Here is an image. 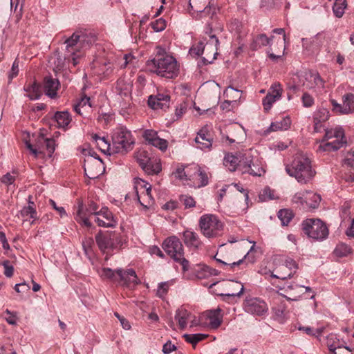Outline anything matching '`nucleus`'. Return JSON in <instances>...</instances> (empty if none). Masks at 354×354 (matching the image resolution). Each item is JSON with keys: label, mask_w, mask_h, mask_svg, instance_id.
I'll return each instance as SVG.
<instances>
[{"label": "nucleus", "mask_w": 354, "mask_h": 354, "mask_svg": "<svg viewBox=\"0 0 354 354\" xmlns=\"http://www.w3.org/2000/svg\"><path fill=\"white\" fill-rule=\"evenodd\" d=\"M159 50L154 58L147 62V67L151 72L167 79H173L179 73V66L176 59Z\"/></svg>", "instance_id": "nucleus-1"}, {"label": "nucleus", "mask_w": 354, "mask_h": 354, "mask_svg": "<svg viewBox=\"0 0 354 354\" xmlns=\"http://www.w3.org/2000/svg\"><path fill=\"white\" fill-rule=\"evenodd\" d=\"M286 171L301 184L308 183L316 174L312 168L310 160L302 153L297 154L291 163L286 165Z\"/></svg>", "instance_id": "nucleus-2"}, {"label": "nucleus", "mask_w": 354, "mask_h": 354, "mask_svg": "<svg viewBox=\"0 0 354 354\" xmlns=\"http://www.w3.org/2000/svg\"><path fill=\"white\" fill-rule=\"evenodd\" d=\"M162 248L171 259L182 266L184 272L189 270V261L184 257L183 245L178 237L172 236L166 239Z\"/></svg>", "instance_id": "nucleus-3"}, {"label": "nucleus", "mask_w": 354, "mask_h": 354, "mask_svg": "<svg viewBox=\"0 0 354 354\" xmlns=\"http://www.w3.org/2000/svg\"><path fill=\"white\" fill-rule=\"evenodd\" d=\"M346 143L344 131L342 127H335L326 131L325 136L319 145L318 150L322 151H337Z\"/></svg>", "instance_id": "nucleus-4"}, {"label": "nucleus", "mask_w": 354, "mask_h": 354, "mask_svg": "<svg viewBox=\"0 0 354 354\" xmlns=\"http://www.w3.org/2000/svg\"><path fill=\"white\" fill-rule=\"evenodd\" d=\"M301 226L305 234L315 241H322L329 234L326 223L319 218H308L303 221Z\"/></svg>", "instance_id": "nucleus-5"}, {"label": "nucleus", "mask_w": 354, "mask_h": 354, "mask_svg": "<svg viewBox=\"0 0 354 354\" xmlns=\"http://www.w3.org/2000/svg\"><path fill=\"white\" fill-rule=\"evenodd\" d=\"M199 226L203 234L207 238L221 236L223 232V224L213 214H205L199 220Z\"/></svg>", "instance_id": "nucleus-6"}, {"label": "nucleus", "mask_w": 354, "mask_h": 354, "mask_svg": "<svg viewBox=\"0 0 354 354\" xmlns=\"http://www.w3.org/2000/svg\"><path fill=\"white\" fill-rule=\"evenodd\" d=\"M112 143L116 153H126L132 149L134 142L131 131L126 127H121L114 130Z\"/></svg>", "instance_id": "nucleus-7"}, {"label": "nucleus", "mask_w": 354, "mask_h": 354, "mask_svg": "<svg viewBox=\"0 0 354 354\" xmlns=\"http://www.w3.org/2000/svg\"><path fill=\"white\" fill-rule=\"evenodd\" d=\"M239 171L242 174H248L253 176H262L266 173L264 164L261 158L250 153L245 154L239 164Z\"/></svg>", "instance_id": "nucleus-8"}, {"label": "nucleus", "mask_w": 354, "mask_h": 354, "mask_svg": "<svg viewBox=\"0 0 354 354\" xmlns=\"http://www.w3.org/2000/svg\"><path fill=\"white\" fill-rule=\"evenodd\" d=\"M98 206L93 202H90V221L93 220L97 225L104 227H112L116 225L117 221L112 212L106 207L97 211Z\"/></svg>", "instance_id": "nucleus-9"}, {"label": "nucleus", "mask_w": 354, "mask_h": 354, "mask_svg": "<svg viewBox=\"0 0 354 354\" xmlns=\"http://www.w3.org/2000/svg\"><path fill=\"white\" fill-rule=\"evenodd\" d=\"M26 145L35 157L45 156L46 152L49 157H51L55 149L54 139L45 138L43 136H40L37 139L35 146L28 142H26Z\"/></svg>", "instance_id": "nucleus-10"}, {"label": "nucleus", "mask_w": 354, "mask_h": 354, "mask_svg": "<svg viewBox=\"0 0 354 354\" xmlns=\"http://www.w3.org/2000/svg\"><path fill=\"white\" fill-rule=\"evenodd\" d=\"M244 310L248 313L261 316L267 312L268 306L264 301L257 297H251L245 300Z\"/></svg>", "instance_id": "nucleus-11"}, {"label": "nucleus", "mask_w": 354, "mask_h": 354, "mask_svg": "<svg viewBox=\"0 0 354 354\" xmlns=\"http://www.w3.org/2000/svg\"><path fill=\"white\" fill-rule=\"evenodd\" d=\"M221 309L218 308L204 312L201 317V322L207 324L211 329L218 328L223 320Z\"/></svg>", "instance_id": "nucleus-12"}, {"label": "nucleus", "mask_w": 354, "mask_h": 354, "mask_svg": "<svg viewBox=\"0 0 354 354\" xmlns=\"http://www.w3.org/2000/svg\"><path fill=\"white\" fill-rule=\"evenodd\" d=\"M210 40L205 44V48L202 57V62L204 64H209L213 62L218 55V39L214 35H209Z\"/></svg>", "instance_id": "nucleus-13"}, {"label": "nucleus", "mask_w": 354, "mask_h": 354, "mask_svg": "<svg viewBox=\"0 0 354 354\" xmlns=\"http://www.w3.org/2000/svg\"><path fill=\"white\" fill-rule=\"evenodd\" d=\"M196 147L205 150L210 149L213 142V136L207 127H203L197 133L194 139Z\"/></svg>", "instance_id": "nucleus-14"}, {"label": "nucleus", "mask_w": 354, "mask_h": 354, "mask_svg": "<svg viewBox=\"0 0 354 354\" xmlns=\"http://www.w3.org/2000/svg\"><path fill=\"white\" fill-rule=\"evenodd\" d=\"M142 137L148 144L154 146L161 151H165L168 147V142L158 136L157 131L152 129H147L143 131Z\"/></svg>", "instance_id": "nucleus-15"}, {"label": "nucleus", "mask_w": 354, "mask_h": 354, "mask_svg": "<svg viewBox=\"0 0 354 354\" xmlns=\"http://www.w3.org/2000/svg\"><path fill=\"white\" fill-rule=\"evenodd\" d=\"M170 96L165 93H158L156 95H150L148 99V105L153 109L165 110L169 106Z\"/></svg>", "instance_id": "nucleus-16"}, {"label": "nucleus", "mask_w": 354, "mask_h": 354, "mask_svg": "<svg viewBox=\"0 0 354 354\" xmlns=\"http://www.w3.org/2000/svg\"><path fill=\"white\" fill-rule=\"evenodd\" d=\"M117 276L123 284L128 287H134L139 283L136 273L133 269L124 270L122 269L116 270Z\"/></svg>", "instance_id": "nucleus-17"}, {"label": "nucleus", "mask_w": 354, "mask_h": 354, "mask_svg": "<svg viewBox=\"0 0 354 354\" xmlns=\"http://www.w3.org/2000/svg\"><path fill=\"white\" fill-rule=\"evenodd\" d=\"M92 65L94 73L97 75H103L104 77H108L113 71L111 64L107 62L104 58H95Z\"/></svg>", "instance_id": "nucleus-18"}, {"label": "nucleus", "mask_w": 354, "mask_h": 354, "mask_svg": "<svg viewBox=\"0 0 354 354\" xmlns=\"http://www.w3.org/2000/svg\"><path fill=\"white\" fill-rule=\"evenodd\" d=\"M59 86V82L57 79L50 76L45 77L44 79V88L45 93L53 98L57 95V91Z\"/></svg>", "instance_id": "nucleus-19"}, {"label": "nucleus", "mask_w": 354, "mask_h": 354, "mask_svg": "<svg viewBox=\"0 0 354 354\" xmlns=\"http://www.w3.org/2000/svg\"><path fill=\"white\" fill-rule=\"evenodd\" d=\"M86 41V35L80 30L75 32L70 37L66 38L64 41V44H66V50L71 52V49L73 50L75 46L78 44L84 43Z\"/></svg>", "instance_id": "nucleus-20"}, {"label": "nucleus", "mask_w": 354, "mask_h": 354, "mask_svg": "<svg viewBox=\"0 0 354 354\" xmlns=\"http://www.w3.org/2000/svg\"><path fill=\"white\" fill-rule=\"evenodd\" d=\"M141 168L148 175L158 174L162 170L160 159L154 156L150 158V160L146 165H142Z\"/></svg>", "instance_id": "nucleus-21"}, {"label": "nucleus", "mask_w": 354, "mask_h": 354, "mask_svg": "<svg viewBox=\"0 0 354 354\" xmlns=\"http://www.w3.org/2000/svg\"><path fill=\"white\" fill-rule=\"evenodd\" d=\"M273 37V36L268 37L266 34L263 33L257 35L253 37L250 43V50L252 51H256L263 46L270 45V42L272 41Z\"/></svg>", "instance_id": "nucleus-22"}, {"label": "nucleus", "mask_w": 354, "mask_h": 354, "mask_svg": "<svg viewBox=\"0 0 354 354\" xmlns=\"http://www.w3.org/2000/svg\"><path fill=\"white\" fill-rule=\"evenodd\" d=\"M183 241L188 248L194 249L198 248L201 244L198 234L189 230L183 232Z\"/></svg>", "instance_id": "nucleus-23"}, {"label": "nucleus", "mask_w": 354, "mask_h": 354, "mask_svg": "<svg viewBox=\"0 0 354 354\" xmlns=\"http://www.w3.org/2000/svg\"><path fill=\"white\" fill-rule=\"evenodd\" d=\"M192 318V315L185 308H180L176 311L175 319L178 322L180 329L186 328L187 321Z\"/></svg>", "instance_id": "nucleus-24"}, {"label": "nucleus", "mask_w": 354, "mask_h": 354, "mask_svg": "<svg viewBox=\"0 0 354 354\" xmlns=\"http://www.w3.org/2000/svg\"><path fill=\"white\" fill-rule=\"evenodd\" d=\"M95 241L99 248L103 252L113 246L111 234L108 232H99L95 236Z\"/></svg>", "instance_id": "nucleus-25"}, {"label": "nucleus", "mask_w": 354, "mask_h": 354, "mask_svg": "<svg viewBox=\"0 0 354 354\" xmlns=\"http://www.w3.org/2000/svg\"><path fill=\"white\" fill-rule=\"evenodd\" d=\"M91 141L96 147L102 152L106 153L109 152L111 144L104 136H100L97 134H93L91 137Z\"/></svg>", "instance_id": "nucleus-26"}, {"label": "nucleus", "mask_w": 354, "mask_h": 354, "mask_svg": "<svg viewBox=\"0 0 354 354\" xmlns=\"http://www.w3.org/2000/svg\"><path fill=\"white\" fill-rule=\"evenodd\" d=\"M329 116V111L326 109L322 108L315 112L313 120L315 131H319V129L322 127V123L326 121Z\"/></svg>", "instance_id": "nucleus-27"}, {"label": "nucleus", "mask_w": 354, "mask_h": 354, "mask_svg": "<svg viewBox=\"0 0 354 354\" xmlns=\"http://www.w3.org/2000/svg\"><path fill=\"white\" fill-rule=\"evenodd\" d=\"M20 214L23 218H25V221H28L30 218L33 219V221L31 222V224L34 223V221L39 218L37 212L35 209V205L30 201H29L28 205L24 207L23 209L20 211Z\"/></svg>", "instance_id": "nucleus-28"}, {"label": "nucleus", "mask_w": 354, "mask_h": 354, "mask_svg": "<svg viewBox=\"0 0 354 354\" xmlns=\"http://www.w3.org/2000/svg\"><path fill=\"white\" fill-rule=\"evenodd\" d=\"M242 162L239 158L232 153L225 155L223 160L224 165L230 171H234L236 169L239 171V164Z\"/></svg>", "instance_id": "nucleus-29"}, {"label": "nucleus", "mask_w": 354, "mask_h": 354, "mask_svg": "<svg viewBox=\"0 0 354 354\" xmlns=\"http://www.w3.org/2000/svg\"><path fill=\"white\" fill-rule=\"evenodd\" d=\"M56 120L59 128L65 129L71 122V118L68 111H57L55 114Z\"/></svg>", "instance_id": "nucleus-30"}, {"label": "nucleus", "mask_w": 354, "mask_h": 354, "mask_svg": "<svg viewBox=\"0 0 354 354\" xmlns=\"http://www.w3.org/2000/svg\"><path fill=\"white\" fill-rule=\"evenodd\" d=\"M90 167H91L92 169L97 170L95 173L92 174L93 176H90V179L97 178L104 171V166L102 160L96 156H94L93 160H90Z\"/></svg>", "instance_id": "nucleus-31"}, {"label": "nucleus", "mask_w": 354, "mask_h": 354, "mask_svg": "<svg viewBox=\"0 0 354 354\" xmlns=\"http://www.w3.org/2000/svg\"><path fill=\"white\" fill-rule=\"evenodd\" d=\"M321 197L312 192L306 191V200L305 201L306 208L315 209L318 207Z\"/></svg>", "instance_id": "nucleus-32"}, {"label": "nucleus", "mask_w": 354, "mask_h": 354, "mask_svg": "<svg viewBox=\"0 0 354 354\" xmlns=\"http://www.w3.org/2000/svg\"><path fill=\"white\" fill-rule=\"evenodd\" d=\"M24 89L30 100H37L41 96L40 88L37 83L28 84Z\"/></svg>", "instance_id": "nucleus-33"}, {"label": "nucleus", "mask_w": 354, "mask_h": 354, "mask_svg": "<svg viewBox=\"0 0 354 354\" xmlns=\"http://www.w3.org/2000/svg\"><path fill=\"white\" fill-rule=\"evenodd\" d=\"M153 156V155L151 152L145 149H139L135 154L136 160L140 167L146 165L150 160V158Z\"/></svg>", "instance_id": "nucleus-34"}, {"label": "nucleus", "mask_w": 354, "mask_h": 354, "mask_svg": "<svg viewBox=\"0 0 354 354\" xmlns=\"http://www.w3.org/2000/svg\"><path fill=\"white\" fill-rule=\"evenodd\" d=\"M291 124V120L289 117L283 118L280 121L272 122L270 127V131L286 130Z\"/></svg>", "instance_id": "nucleus-35"}, {"label": "nucleus", "mask_w": 354, "mask_h": 354, "mask_svg": "<svg viewBox=\"0 0 354 354\" xmlns=\"http://www.w3.org/2000/svg\"><path fill=\"white\" fill-rule=\"evenodd\" d=\"M344 105V113L348 114L354 112V94L347 93L342 97Z\"/></svg>", "instance_id": "nucleus-36"}, {"label": "nucleus", "mask_w": 354, "mask_h": 354, "mask_svg": "<svg viewBox=\"0 0 354 354\" xmlns=\"http://www.w3.org/2000/svg\"><path fill=\"white\" fill-rule=\"evenodd\" d=\"M346 7V0H335L333 6V11L335 16L337 18L342 17Z\"/></svg>", "instance_id": "nucleus-37"}, {"label": "nucleus", "mask_w": 354, "mask_h": 354, "mask_svg": "<svg viewBox=\"0 0 354 354\" xmlns=\"http://www.w3.org/2000/svg\"><path fill=\"white\" fill-rule=\"evenodd\" d=\"M76 220L78 223H82L86 227L88 226V218L86 212L84 211L83 203L80 201L76 212Z\"/></svg>", "instance_id": "nucleus-38"}, {"label": "nucleus", "mask_w": 354, "mask_h": 354, "mask_svg": "<svg viewBox=\"0 0 354 354\" xmlns=\"http://www.w3.org/2000/svg\"><path fill=\"white\" fill-rule=\"evenodd\" d=\"M88 103V97L86 96V94H84L81 98V100L78 102L77 104H74L73 110L74 111L80 115H82L84 113H86V104Z\"/></svg>", "instance_id": "nucleus-39"}, {"label": "nucleus", "mask_w": 354, "mask_h": 354, "mask_svg": "<svg viewBox=\"0 0 354 354\" xmlns=\"http://www.w3.org/2000/svg\"><path fill=\"white\" fill-rule=\"evenodd\" d=\"M277 215L281 222V225L283 226L288 225L294 217L292 212L288 209H280Z\"/></svg>", "instance_id": "nucleus-40"}, {"label": "nucleus", "mask_w": 354, "mask_h": 354, "mask_svg": "<svg viewBox=\"0 0 354 354\" xmlns=\"http://www.w3.org/2000/svg\"><path fill=\"white\" fill-rule=\"evenodd\" d=\"M242 92L241 90L234 88L232 85H230L224 91V95L227 98L232 99V101H236L241 98L239 93Z\"/></svg>", "instance_id": "nucleus-41"}, {"label": "nucleus", "mask_w": 354, "mask_h": 354, "mask_svg": "<svg viewBox=\"0 0 354 354\" xmlns=\"http://www.w3.org/2000/svg\"><path fill=\"white\" fill-rule=\"evenodd\" d=\"M185 341L193 345H196L199 342L205 339L207 337L206 335L204 334H185L183 335Z\"/></svg>", "instance_id": "nucleus-42"}, {"label": "nucleus", "mask_w": 354, "mask_h": 354, "mask_svg": "<svg viewBox=\"0 0 354 354\" xmlns=\"http://www.w3.org/2000/svg\"><path fill=\"white\" fill-rule=\"evenodd\" d=\"M334 253L337 257H343L351 253V248L345 243H339L337 245Z\"/></svg>", "instance_id": "nucleus-43"}, {"label": "nucleus", "mask_w": 354, "mask_h": 354, "mask_svg": "<svg viewBox=\"0 0 354 354\" xmlns=\"http://www.w3.org/2000/svg\"><path fill=\"white\" fill-rule=\"evenodd\" d=\"M277 274H272L271 277L273 278L285 280L292 277L294 275V272L288 271V270H282L281 266L276 270Z\"/></svg>", "instance_id": "nucleus-44"}, {"label": "nucleus", "mask_w": 354, "mask_h": 354, "mask_svg": "<svg viewBox=\"0 0 354 354\" xmlns=\"http://www.w3.org/2000/svg\"><path fill=\"white\" fill-rule=\"evenodd\" d=\"M330 338H328L327 345L328 349L333 354H352L351 351L348 348V347L344 346H335L333 344H330Z\"/></svg>", "instance_id": "nucleus-45"}, {"label": "nucleus", "mask_w": 354, "mask_h": 354, "mask_svg": "<svg viewBox=\"0 0 354 354\" xmlns=\"http://www.w3.org/2000/svg\"><path fill=\"white\" fill-rule=\"evenodd\" d=\"M116 92L121 96H129L130 95L129 85H124L123 80H119L117 82L115 87Z\"/></svg>", "instance_id": "nucleus-46"}, {"label": "nucleus", "mask_w": 354, "mask_h": 354, "mask_svg": "<svg viewBox=\"0 0 354 354\" xmlns=\"http://www.w3.org/2000/svg\"><path fill=\"white\" fill-rule=\"evenodd\" d=\"M306 200V191H303V192L296 193L293 196L292 201L294 203L301 205L304 209H306V206H305V205H306L305 201Z\"/></svg>", "instance_id": "nucleus-47"}, {"label": "nucleus", "mask_w": 354, "mask_h": 354, "mask_svg": "<svg viewBox=\"0 0 354 354\" xmlns=\"http://www.w3.org/2000/svg\"><path fill=\"white\" fill-rule=\"evenodd\" d=\"M307 79H309L310 82H313L315 86H317L318 88H324V81L318 73L310 72Z\"/></svg>", "instance_id": "nucleus-48"}, {"label": "nucleus", "mask_w": 354, "mask_h": 354, "mask_svg": "<svg viewBox=\"0 0 354 354\" xmlns=\"http://www.w3.org/2000/svg\"><path fill=\"white\" fill-rule=\"evenodd\" d=\"M283 89L279 83H274L270 86L268 94L274 96L277 99H279L281 96Z\"/></svg>", "instance_id": "nucleus-49"}, {"label": "nucleus", "mask_w": 354, "mask_h": 354, "mask_svg": "<svg viewBox=\"0 0 354 354\" xmlns=\"http://www.w3.org/2000/svg\"><path fill=\"white\" fill-rule=\"evenodd\" d=\"M13 174H11L10 173H7L6 174L3 175L1 178V182L8 186H12L13 185V187L15 188V182L16 180V174L15 172L12 173Z\"/></svg>", "instance_id": "nucleus-50"}, {"label": "nucleus", "mask_w": 354, "mask_h": 354, "mask_svg": "<svg viewBox=\"0 0 354 354\" xmlns=\"http://www.w3.org/2000/svg\"><path fill=\"white\" fill-rule=\"evenodd\" d=\"M180 202L183 204L185 208H192L195 207L196 201L194 198L189 195H181L179 198Z\"/></svg>", "instance_id": "nucleus-51"}, {"label": "nucleus", "mask_w": 354, "mask_h": 354, "mask_svg": "<svg viewBox=\"0 0 354 354\" xmlns=\"http://www.w3.org/2000/svg\"><path fill=\"white\" fill-rule=\"evenodd\" d=\"M282 270H288V271L296 272L298 269V265L295 260L291 258H287L285 261V263L281 266Z\"/></svg>", "instance_id": "nucleus-52"}, {"label": "nucleus", "mask_w": 354, "mask_h": 354, "mask_svg": "<svg viewBox=\"0 0 354 354\" xmlns=\"http://www.w3.org/2000/svg\"><path fill=\"white\" fill-rule=\"evenodd\" d=\"M100 274L103 278H106L111 280H115L116 277H118L116 274V270H113L109 268H102L100 272Z\"/></svg>", "instance_id": "nucleus-53"}, {"label": "nucleus", "mask_w": 354, "mask_h": 354, "mask_svg": "<svg viewBox=\"0 0 354 354\" xmlns=\"http://www.w3.org/2000/svg\"><path fill=\"white\" fill-rule=\"evenodd\" d=\"M277 100L278 99L275 98L274 96L267 93L266 96L263 99L264 110L268 111L271 109L272 104Z\"/></svg>", "instance_id": "nucleus-54"}, {"label": "nucleus", "mask_w": 354, "mask_h": 354, "mask_svg": "<svg viewBox=\"0 0 354 354\" xmlns=\"http://www.w3.org/2000/svg\"><path fill=\"white\" fill-rule=\"evenodd\" d=\"M53 64H54V70L55 71H62L64 66L65 57L63 58L59 55H56L55 57L53 58Z\"/></svg>", "instance_id": "nucleus-55"}, {"label": "nucleus", "mask_w": 354, "mask_h": 354, "mask_svg": "<svg viewBox=\"0 0 354 354\" xmlns=\"http://www.w3.org/2000/svg\"><path fill=\"white\" fill-rule=\"evenodd\" d=\"M151 26L156 32H160L166 28V21L165 19L160 18L151 22Z\"/></svg>", "instance_id": "nucleus-56"}, {"label": "nucleus", "mask_w": 354, "mask_h": 354, "mask_svg": "<svg viewBox=\"0 0 354 354\" xmlns=\"http://www.w3.org/2000/svg\"><path fill=\"white\" fill-rule=\"evenodd\" d=\"M0 265L3 266L4 268V274L7 277H11L14 273V268L8 260L3 261L2 262L0 261Z\"/></svg>", "instance_id": "nucleus-57"}, {"label": "nucleus", "mask_w": 354, "mask_h": 354, "mask_svg": "<svg viewBox=\"0 0 354 354\" xmlns=\"http://www.w3.org/2000/svg\"><path fill=\"white\" fill-rule=\"evenodd\" d=\"M205 48V45L204 46L203 42H199L190 48L189 53L191 55H203Z\"/></svg>", "instance_id": "nucleus-58"}, {"label": "nucleus", "mask_w": 354, "mask_h": 354, "mask_svg": "<svg viewBox=\"0 0 354 354\" xmlns=\"http://www.w3.org/2000/svg\"><path fill=\"white\" fill-rule=\"evenodd\" d=\"M303 106L306 108L313 106L315 100L313 97L308 93H304L301 97Z\"/></svg>", "instance_id": "nucleus-59"}, {"label": "nucleus", "mask_w": 354, "mask_h": 354, "mask_svg": "<svg viewBox=\"0 0 354 354\" xmlns=\"http://www.w3.org/2000/svg\"><path fill=\"white\" fill-rule=\"evenodd\" d=\"M169 289L168 282H161L158 284L157 290V296L163 298L167 293Z\"/></svg>", "instance_id": "nucleus-60"}, {"label": "nucleus", "mask_w": 354, "mask_h": 354, "mask_svg": "<svg viewBox=\"0 0 354 354\" xmlns=\"http://www.w3.org/2000/svg\"><path fill=\"white\" fill-rule=\"evenodd\" d=\"M19 60L16 59L12 66L11 71L8 75V78L10 80H12L13 78L16 77L18 75L19 69Z\"/></svg>", "instance_id": "nucleus-61"}, {"label": "nucleus", "mask_w": 354, "mask_h": 354, "mask_svg": "<svg viewBox=\"0 0 354 354\" xmlns=\"http://www.w3.org/2000/svg\"><path fill=\"white\" fill-rule=\"evenodd\" d=\"M175 176V178H178L180 180H187V174L185 171V167L181 165L176 168L175 172L173 173Z\"/></svg>", "instance_id": "nucleus-62"}, {"label": "nucleus", "mask_w": 354, "mask_h": 354, "mask_svg": "<svg viewBox=\"0 0 354 354\" xmlns=\"http://www.w3.org/2000/svg\"><path fill=\"white\" fill-rule=\"evenodd\" d=\"M259 199L262 201L273 199V194L270 188H265L263 192L259 194Z\"/></svg>", "instance_id": "nucleus-63"}, {"label": "nucleus", "mask_w": 354, "mask_h": 354, "mask_svg": "<svg viewBox=\"0 0 354 354\" xmlns=\"http://www.w3.org/2000/svg\"><path fill=\"white\" fill-rule=\"evenodd\" d=\"M330 103L332 105V111L337 113L339 114H345L343 111H344V105L343 106L337 102L336 100L332 99L330 100Z\"/></svg>", "instance_id": "nucleus-64"}]
</instances>
